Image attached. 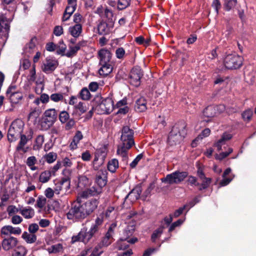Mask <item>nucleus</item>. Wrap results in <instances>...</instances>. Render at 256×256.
Masks as SVG:
<instances>
[{
  "mask_svg": "<svg viewBox=\"0 0 256 256\" xmlns=\"http://www.w3.org/2000/svg\"><path fill=\"white\" fill-rule=\"evenodd\" d=\"M186 124L184 120L176 122L172 128L168 138V144L170 146L180 143L186 134Z\"/></svg>",
  "mask_w": 256,
  "mask_h": 256,
  "instance_id": "1",
  "label": "nucleus"
},
{
  "mask_svg": "<svg viewBox=\"0 0 256 256\" xmlns=\"http://www.w3.org/2000/svg\"><path fill=\"white\" fill-rule=\"evenodd\" d=\"M67 218L68 220L74 221H80L87 217L82 202L77 198L76 200L72 204L71 208L66 214Z\"/></svg>",
  "mask_w": 256,
  "mask_h": 256,
  "instance_id": "2",
  "label": "nucleus"
},
{
  "mask_svg": "<svg viewBox=\"0 0 256 256\" xmlns=\"http://www.w3.org/2000/svg\"><path fill=\"white\" fill-rule=\"evenodd\" d=\"M57 112L54 108L46 110L43 114L40 121V130L46 131L49 130L57 120Z\"/></svg>",
  "mask_w": 256,
  "mask_h": 256,
  "instance_id": "3",
  "label": "nucleus"
},
{
  "mask_svg": "<svg viewBox=\"0 0 256 256\" xmlns=\"http://www.w3.org/2000/svg\"><path fill=\"white\" fill-rule=\"evenodd\" d=\"M24 122L20 119L15 120L11 124L8 132V139L10 142L16 141L23 132Z\"/></svg>",
  "mask_w": 256,
  "mask_h": 256,
  "instance_id": "4",
  "label": "nucleus"
},
{
  "mask_svg": "<svg viewBox=\"0 0 256 256\" xmlns=\"http://www.w3.org/2000/svg\"><path fill=\"white\" fill-rule=\"evenodd\" d=\"M224 64L228 70H237L242 66L243 58L235 53L228 54L224 59Z\"/></svg>",
  "mask_w": 256,
  "mask_h": 256,
  "instance_id": "5",
  "label": "nucleus"
},
{
  "mask_svg": "<svg viewBox=\"0 0 256 256\" xmlns=\"http://www.w3.org/2000/svg\"><path fill=\"white\" fill-rule=\"evenodd\" d=\"M121 132L120 140L122 142L118 146H126L127 148H130L134 144V130L126 126L122 127Z\"/></svg>",
  "mask_w": 256,
  "mask_h": 256,
  "instance_id": "6",
  "label": "nucleus"
},
{
  "mask_svg": "<svg viewBox=\"0 0 256 256\" xmlns=\"http://www.w3.org/2000/svg\"><path fill=\"white\" fill-rule=\"evenodd\" d=\"M142 190V189L140 184L136 185L125 196L124 201L121 205L122 208H128L132 202L140 198Z\"/></svg>",
  "mask_w": 256,
  "mask_h": 256,
  "instance_id": "7",
  "label": "nucleus"
},
{
  "mask_svg": "<svg viewBox=\"0 0 256 256\" xmlns=\"http://www.w3.org/2000/svg\"><path fill=\"white\" fill-rule=\"evenodd\" d=\"M188 172L176 170L170 174H168L165 178L162 179V181L169 184H179L188 176Z\"/></svg>",
  "mask_w": 256,
  "mask_h": 256,
  "instance_id": "8",
  "label": "nucleus"
},
{
  "mask_svg": "<svg viewBox=\"0 0 256 256\" xmlns=\"http://www.w3.org/2000/svg\"><path fill=\"white\" fill-rule=\"evenodd\" d=\"M102 98L100 96L95 98V100H98L100 102L96 106L100 114H110L112 112L114 108L112 98L108 97L102 100Z\"/></svg>",
  "mask_w": 256,
  "mask_h": 256,
  "instance_id": "9",
  "label": "nucleus"
},
{
  "mask_svg": "<svg viewBox=\"0 0 256 256\" xmlns=\"http://www.w3.org/2000/svg\"><path fill=\"white\" fill-rule=\"evenodd\" d=\"M107 147L106 145L102 146L96 150L92 162L93 168L94 170H98L100 166L103 164L107 156Z\"/></svg>",
  "mask_w": 256,
  "mask_h": 256,
  "instance_id": "10",
  "label": "nucleus"
},
{
  "mask_svg": "<svg viewBox=\"0 0 256 256\" xmlns=\"http://www.w3.org/2000/svg\"><path fill=\"white\" fill-rule=\"evenodd\" d=\"M143 75V71L140 66L134 67L128 75L130 84L136 87L138 86L140 84V79Z\"/></svg>",
  "mask_w": 256,
  "mask_h": 256,
  "instance_id": "11",
  "label": "nucleus"
},
{
  "mask_svg": "<svg viewBox=\"0 0 256 256\" xmlns=\"http://www.w3.org/2000/svg\"><path fill=\"white\" fill-rule=\"evenodd\" d=\"M82 204L84 212L88 216L97 208L98 204H99V199L92 198L85 202H82Z\"/></svg>",
  "mask_w": 256,
  "mask_h": 256,
  "instance_id": "12",
  "label": "nucleus"
},
{
  "mask_svg": "<svg viewBox=\"0 0 256 256\" xmlns=\"http://www.w3.org/2000/svg\"><path fill=\"white\" fill-rule=\"evenodd\" d=\"M58 65L57 60L52 58L48 57L46 59V62L42 66V71L46 74H50L54 72Z\"/></svg>",
  "mask_w": 256,
  "mask_h": 256,
  "instance_id": "13",
  "label": "nucleus"
},
{
  "mask_svg": "<svg viewBox=\"0 0 256 256\" xmlns=\"http://www.w3.org/2000/svg\"><path fill=\"white\" fill-rule=\"evenodd\" d=\"M95 182L97 184L98 188H104L108 182V172L105 169H102L98 170L96 174Z\"/></svg>",
  "mask_w": 256,
  "mask_h": 256,
  "instance_id": "14",
  "label": "nucleus"
},
{
  "mask_svg": "<svg viewBox=\"0 0 256 256\" xmlns=\"http://www.w3.org/2000/svg\"><path fill=\"white\" fill-rule=\"evenodd\" d=\"M112 56L111 49L102 48L98 51V58L100 60L99 64L109 63Z\"/></svg>",
  "mask_w": 256,
  "mask_h": 256,
  "instance_id": "15",
  "label": "nucleus"
},
{
  "mask_svg": "<svg viewBox=\"0 0 256 256\" xmlns=\"http://www.w3.org/2000/svg\"><path fill=\"white\" fill-rule=\"evenodd\" d=\"M115 225L113 226V224H112L109 227L108 232H106L105 236L102 238L101 242L98 244L102 248V247H106L108 246L112 242V234H114L113 228L115 227Z\"/></svg>",
  "mask_w": 256,
  "mask_h": 256,
  "instance_id": "16",
  "label": "nucleus"
},
{
  "mask_svg": "<svg viewBox=\"0 0 256 256\" xmlns=\"http://www.w3.org/2000/svg\"><path fill=\"white\" fill-rule=\"evenodd\" d=\"M18 244V240L14 236L4 238L2 241V248L6 251L16 248Z\"/></svg>",
  "mask_w": 256,
  "mask_h": 256,
  "instance_id": "17",
  "label": "nucleus"
},
{
  "mask_svg": "<svg viewBox=\"0 0 256 256\" xmlns=\"http://www.w3.org/2000/svg\"><path fill=\"white\" fill-rule=\"evenodd\" d=\"M34 131L32 128H30L28 132H26V135L20 134V140L16 148V150L18 152L21 150L23 147L26 144L29 140L32 138Z\"/></svg>",
  "mask_w": 256,
  "mask_h": 256,
  "instance_id": "18",
  "label": "nucleus"
},
{
  "mask_svg": "<svg viewBox=\"0 0 256 256\" xmlns=\"http://www.w3.org/2000/svg\"><path fill=\"white\" fill-rule=\"evenodd\" d=\"M71 173V170L67 168L64 169L62 172L64 176L61 178V183L60 184L62 186V188L64 189L66 191L70 188Z\"/></svg>",
  "mask_w": 256,
  "mask_h": 256,
  "instance_id": "19",
  "label": "nucleus"
},
{
  "mask_svg": "<svg viewBox=\"0 0 256 256\" xmlns=\"http://www.w3.org/2000/svg\"><path fill=\"white\" fill-rule=\"evenodd\" d=\"M135 231V228L134 226H128L124 230L123 238L127 240V242L131 244H134L138 242V239L136 238L130 236H132Z\"/></svg>",
  "mask_w": 256,
  "mask_h": 256,
  "instance_id": "20",
  "label": "nucleus"
},
{
  "mask_svg": "<svg viewBox=\"0 0 256 256\" xmlns=\"http://www.w3.org/2000/svg\"><path fill=\"white\" fill-rule=\"evenodd\" d=\"M197 180L198 178L196 177L190 176H188L187 182L192 186H196L198 190L202 191L208 188V183L210 182V180L208 179L207 181L201 184L198 182Z\"/></svg>",
  "mask_w": 256,
  "mask_h": 256,
  "instance_id": "21",
  "label": "nucleus"
},
{
  "mask_svg": "<svg viewBox=\"0 0 256 256\" xmlns=\"http://www.w3.org/2000/svg\"><path fill=\"white\" fill-rule=\"evenodd\" d=\"M102 192V190L100 188L93 186L84 190L82 192L81 196L84 198H88L90 196H97L101 194Z\"/></svg>",
  "mask_w": 256,
  "mask_h": 256,
  "instance_id": "22",
  "label": "nucleus"
},
{
  "mask_svg": "<svg viewBox=\"0 0 256 256\" xmlns=\"http://www.w3.org/2000/svg\"><path fill=\"white\" fill-rule=\"evenodd\" d=\"M85 240H87L88 242L92 238H95L98 235L100 229L96 228L95 226H91L90 230L87 231L86 228H83Z\"/></svg>",
  "mask_w": 256,
  "mask_h": 256,
  "instance_id": "23",
  "label": "nucleus"
},
{
  "mask_svg": "<svg viewBox=\"0 0 256 256\" xmlns=\"http://www.w3.org/2000/svg\"><path fill=\"white\" fill-rule=\"evenodd\" d=\"M147 101L145 98L142 96L138 98L134 104V110L138 112H145L147 110Z\"/></svg>",
  "mask_w": 256,
  "mask_h": 256,
  "instance_id": "24",
  "label": "nucleus"
},
{
  "mask_svg": "<svg viewBox=\"0 0 256 256\" xmlns=\"http://www.w3.org/2000/svg\"><path fill=\"white\" fill-rule=\"evenodd\" d=\"M98 34L100 35H107L110 33V27L108 23L103 20L100 21L98 24Z\"/></svg>",
  "mask_w": 256,
  "mask_h": 256,
  "instance_id": "25",
  "label": "nucleus"
},
{
  "mask_svg": "<svg viewBox=\"0 0 256 256\" xmlns=\"http://www.w3.org/2000/svg\"><path fill=\"white\" fill-rule=\"evenodd\" d=\"M130 148H127L126 146H118L116 153L120 155L122 158V161L126 165L128 163V151Z\"/></svg>",
  "mask_w": 256,
  "mask_h": 256,
  "instance_id": "26",
  "label": "nucleus"
},
{
  "mask_svg": "<svg viewBox=\"0 0 256 256\" xmlns=\"http://www.w3.org/2000/svg\"><path fill=\"white\" fill-rule=\"evenodd\" d=\"M68 32L72 36L78 38L82 32V26L80 24H76L69 28Z\"/></svg>",
  "mask_w": 256,
  "mask_h": 256,
  "instance_id": "27",
  "label": "nucleus"
},
{
  "mask_svg": "<svg viewBox=\"0 0 256 256\" xmlns=\"http://www.w3.org/2000/svg\"><path fill=\"white\" fill-rule=\"evenodd\" d=\"M101 66V68L99 70V74L101 76H107L108 75L112 70V64L109 63L99 64Z\"/></svg>",
  "mask_w": 256,
  "mask_h": 256,
  "instance_id": "28",
  "label": "nucleus"
},
{
  "mask_svg": "<svg viewBox=\"0 0 256 256\" xmlns=\"http://www.w3.org/2000/svg\"><path fill=\"white\" fill-rule=\"evenodd\" d=\"M9 95L10 102L13 104H18L23 98L22 93L19 92H13Z\"/></svg>",
  "mask_w": 256,
  "mask_h": 256,
  "instance_id": "29",
  "label": "nucleus"
},
{
  "mask_svg": "<svg viewBox=\"0 0 256 256\" xmlns=\"http://www.w3.org/2000/svg\"><path fill=\"white\" fill-rule=\"evenodd\" d=\"M22 238L28 244L34 243L37 238L35 234H29L26 232H24Z\"/></svg>",
  "mask_w": 256,
  "mask_h": 256,
  "instance_id": "30",
  "label": "nucleus"
},
{
  "mask_svg": "<svg viewBox=\"0 0 256 256\" xmlns=\"http://www.w3.org/2000/svg\"><path fill=\"white\" fill-rule=\"evenodd\" d=\"M119 167L118 161L116 158L110 160L107 164L108 170L111 172L114 173Z\"/></svg>",
  "mask_w": 256,
  "mask_h": 256,
  "instance_id": "31",
  "label": "nucleus"
},
{
  "mask_svg": "<svg viewBox=\"0 0 256 256\" xmlns=\"http://www.w3.org/2000/svg\"><path fill=\"white\" fill-rule=\"evenodd\" d=\"M216 108L212 106H210L206 108L203 110V114L206 118H212L216 116Z\"/></svg>",
  "mask_w": 256,
  "mask_h": 256,
  "instance_id": "32",
  "label": "nucleus"
},
{
  "mask_svg": "<svg viewBox=\"0 0 256 256\" xmlns=\"http://www.w3.org/2000/svg\"><path fill=\"white\" fill-rule=\"evenodd\" d=\"M127 240H125L124 238H121L116 243V248L118 250H124L127 249L129 245Z\"/></svg>",
  "mask_w": 256,
  "mask_h": 256,
  "instance_id": "33",
  "label": "nucleus"
},
{
  "mask_svg": "<svg viewBox=\"0 0 256 256\" xmlns=\"http://www.w3.org/2000/svg\"><path fill=\"white\" fill-rule=\"evenodd\" d=\"M20 214L24 218L28 219L32 218L34 215V210L30 207L22 209L20 211Z\"/></svg>",
  "mask_w": 256,
  "mask_h": 256,
  "instance_id": "34",
  "label": "nucleus"
},
{
  "mask_svg": "<svg viewBox=\"0 0 256 256\" xmlns=\"http://www.w3.org/2000/svg\"><path fill=\"white\" fill-rule=\"evenodd\" d=\"M197 176H198L200 179L202 181V182H204L206 181H207L208 179H210V182L208 183V188L210 183L212 182V179L210 178H206L205 176V174L202 168L201 167H198L197 170Z\"/></svg>",
  "mask_w": 256,
  "mask_h": 256,
  "instance_id": "35",
  "label": "nucleus"
},
{
  "mask_svg": "<svg viewBox=\"0 0 256 256\" xmlns=\"http://www.w3.org/2000/svg\"><path fill=\"white\" fill-rule=\"evenodd\" d=\"M37 160L36 158L34 156H30L27 158L26 164L32 170H38V168L34 166Z\"/></svg>",
  "mask_w": 256,
  "mask_h": 256,
  "instance_id": "36",
  "label": "nucleus"
},
{
  "mask_svg": "<svg viewBox=\"0 0 256 256\" xmlns=\"http://www.w3.org/2000/svg\"><path fill=\"white\" fill-rule=\"evenodd\" d=\"M165 226L161 225L158 228L154 230L151 236V240L152 242H155L156 239L160 236Z\"/></svg>",
  "mask_w": 256,
  "mask_h": 256,
  "instance_id": "37",
  "label": "nucleus"
},
{
  "mask_svg": "<svg viewBox=\"0 0 256 256\" xmlns=\"http://www.w3.org/2000/svg\"><path fill=\"white\" fill-rule=\"evenodd\" d=\"M52 176L48 170H44L40 174L39 181L42 183H46L50 180Z\"/></svg>",
  "mask_w": 256,
  "mask_h": 256,
  "instance_id": "38",
  "label": "nucleus"
},
{
  "mask_svg": "<svg viewBox=\"0 0 256 256\" xmlns=\"http://www.w3.org/2000/svg\"><path fill=\"white\" fill-rule=\"evenodd\" d=\"M78 96L82 100H89L90 98V94L86 88H84L79 92Z\"/></svg>",
  "mask_w": 256,
  "mask_h": 256,
  "instance_id": "39",
  "label": "nucleus"
},
{
  "mask_svg": "<svg viewBox=\"0 0 256 256\" xmlns=\"http://www.w3.org/2000/svg\"><path fill=\"white\" fill-rule=\"evenodd\" d=\"M58 156L56 153L54 152H50L49 153L45 154L43 158L48 164L54 162L57 158Z\"/></svg>",
  "mask_w": 256,
  "mask_h": 256,
  "instance_id": "40",
  "label": "nucleus"
},
{
  "mask_svg": "<svg viewBox=\"0 0 256 256\" xmlns=\"http://www.w3.org/2000/svg\"><path fill=\"white\" fill-rule=\"evenodd\" d=\"M79 241L82 242L84 243H88L87 240H85V236L83 228L81 230V231L78 233V234L77 236H73L72 237V242H73Z\"/></svg>",
  "mask_w": 256,
  "mask_h": 256,
  "instance_id": "41",
  "label": "nucleus"
},
{
  "mask_svg": "<svg viewBox=\"0 0 256 256\" xmlns=\"http://www.w3.org/2000/svg\"><path fill=\"white\" fill-rule=\"evenodd\" d=\"M252 115L253 112L250 108L246 110L242 114L243 120L247 122L251 120Z\"/></svg>",
  "mask_w": 256,
  "mask_h": 256,
  "instance_id": "42",
  "label": "nucleus"
},
{
  "mask_svg": "<svg viewBox=\"0 0 256 256\" xmlns=\"http://www.w3.org/2000/svg\"><path fill=\"white\" fill-rule=\"evenodd\" d=\"M237 3V0H224V7L226 10L230 11Z\"/></svg>",
  "mask_w": 256,
  "mask_h": 256,
  "instance_id": "43",
  "label": "nucleus"
},
{
  "mask_svg": "<svg viewBox=\"0 0 256 256\" xmlns=\"http://www.w3.org/2000/svg\"><path fill=\"white\" fill-rule=\"evenodd\" d=\"M131 0H118V8L119 10H123L130 6Z\"/></svg>",
  "mask_w": 256,
  "mask_h": 256,
  "instance_id": "44",
  "label": "nucleus"
},
{
  "mask_svg": "<svg viewBox=\"0 0 256 256\" xmlns=\"http://www.w3.org/2000/svg\"><path fill=\"white\" fill-rule=\"evenodd\" d=\"M116 56L119 60H123L126 55V51L122 47H119L116 50Z\"/></svg>",
  "mask_w": 256,
  "mask_h": 256,
  "instance_id": "45",
  "label": "nucleus"
},
{
  "mask_svg": "<svg viewBox=\"0 0 256 256\" xmlns=\"http://www.w3.org/2000/svg\"><path fill=\"white\" fill-rule=\"evenodd\" d=\"M233 151V149L232 148H229L228 150L225 152H222L218 155L216 154V158L220 160H222L226 158Z\"/></svg>",
  "mask_w": 256,
  "mask_h": 256,
  "instance_id": "46",
  "label": "nucleus"
},
{
  "mask_svg": "<svg viewBox=\"0 0 256 256\" xmlns=\"http://www.w3.org/2000/svg\"><path fill=\"white\" fill-rule=\"evenodd\" d=\"M70 119L69 114L65 111L61 112L59 114V120L62 124L66 123Z\"/></svg>",
  "mask_w": 256,
  "mask_h": 256,
  "instance_id": "47",
  "label": "nucleus"
},
{
  "mask_svg": "<svg viewBox=\"0 0 256 256\" xmlns=\"http://www.w3.org/2000/svg\"><path fill=\"white\" fill-rule=\"evenodd\" d=\"M46 199L44 196H39L36 200V204L35 205L36 207L42 208L46 204Z\"/></svg>",
  "mask_w": 256,
  "mask_h": 256,
  "instance_id": "48",
  "label": "nucleus"
},
{
  "mask_svg": "<svg viewBox=\"0 0 256 256\" xmlns=\"http://www.w3.org/2000/svg\"><path fill=\"white\" fill-rule=\"evenodd\" d=\"M74 108L78 110L80 114V115L84 113L87 110V108L86 106V104L83 102H79L78 104L74 106Z\"/></svg>",
  "mask_w": 256,
  "mask_h": 256,
  "instance_id": "49",
  "label": "nucleus"
},
{
  "mask_svg": "<svg viewBox=\"0 0 256 256\" xmlns=\"http://www.w3.org/2000/svg\"><path fill=\"white\" fill-rule=\"evenodd\" d=\"M155 188V183L154 182H151L147 189L144 192L142 196L144 198H146L150 194L151 192Z\"/></svg>",
  "mask_w": 256,
  "mask_h": 256,
  "instance_id": "50",
  "label": "nucleus"
},
{
  "mask_svg": "<svg viewBox=\"0 0 256 256\" xmlns=\"http://www.w3.org/2000/svg\"><path fill=\"white\" fill-rule=\"evenodd\" d=\"M50 98L54 102H58L62 100L64 96L61 93H54L51 94Z\"/></svg>",
  "mask_w": 256,
  "mask_h": 256,
  "instance_id": "51",
  "label": "nucleus"
},
{
  "mask_svg": "<svg viewBox=\"0 0 256 256\" xmlns=\"http://www.w3.org/2000/svg\"><path fill=\"white\" fill-rule=\"evenodd\" d=\"M70 50L66 54V56L68 58L72 57L80 50V47L78 46H70Z\"/></svg>",
  "mask_w": 256,
  "mask_h": 256,
  "instance_id": "52",
  "label": "nucleus"
},
{
  "mask_svg": "<svg viewBox=\"0 0 256 256\" xmlns=\"http://www.w3.org/2000/svg\"><path fill=\"white\" fill-rule=\"evenodd\" d=\"M104 17L107 19L108 22H113V13L112 11L108 8H106L104 10Z\"/></svg>",
  "mask_w": 256,
  "mask_h": 256,
  "instance_id": "53",
  "label": "nucleus"
},
{
  "mask_svg": "<svg viewBox=\"0 0 256 256\" xmlns=\"http://www.w3.org/2000/svg\"><path fill=\"white\" fill-rule=\"evenodd\" d=\"M62 162L60 161H58L56 164L54 166L50 167V170L48 171L50 172V174L52 176H54L56 175V172L60 169L61 167Z\"/></svg>",
  "mask_w": 256,
  "mask_h": 256,
  "instance_id": "54",
  "label": "nucleus"
},
{
  "mask_svg": "<svg viewBox=\"0 0 256 256\" xmlns=\"http://www.w3.org/2000/svg\"><path fill=\"white\" fill-rule=\"evenodd\" d=\"M144 154H138L134 160L130 164V166L131 168H134L137 166L138 162L143 158Z\"/></svg>",
  "mask_w": 256,
  "mask_h": 256,
  "instance_id": "55",
  "label": "nucleus"
},
{
  "mask_svg": "<svg viewBox=\"0 0 256 256\" xmlns=\"http://www.w3.org/2000/svg\"><path fill=\"white\" fill-rule=\"evenodd\" d=\"M183 220L179 219L177 220L176 222L172 223L168 228V232L169 233H170L176 228V227L181 225L183 223Z\"/></svg>",
  "mask_w": 256,
  "mask_h": 256,
  "instance_id": "56",
  "label": "nucleus"
},
{
  "mask_svg": "<svg viewBox=\"0 0 256 256\" xmlns=\"http://www.w3.org/2000/svg\"><path fill=\"white\" fill-rule=\"evenodd\" d=\"M76 124V122L74 118L69 119L66 122L65 125V130H69L72 129L74 126Z\"/></svg>",
  "mask_w": 256,
  "mask_h": 256,
  "instance_id": "57",
  "label": "nucleus"
},
{
  "mask_svg": "<svg viewBox=\"0 0 256 256\" xmlns=\"http://www.w3.org/2000/svg\"><path fill=\"white\" fill-rule=\"evenodd\" d=\"M212 6L215 9L216 14H218V11L222 7L220 0H213Z\"/></svg>",
  "mask_w": 256,
  "mask_h": 256,
  "instance_id": "58",
  "label": "nucleus"
},
{
  "mask_svg": "<svg viewBox=\"0 0 256 256\" xmlns=\"http://www.w3.org/2000/svg\"><path fill=\"white\" fill-rule=\"evenodd\" d=\"M76 7V4H74V6L72 4H68V6L66 7L64 12L68 14L72 15L74 12L75 11Z\"/></svg>",
  "mask_w": 256,
  "mask_h": 256,
  "instance_id": "59",
  "label": "nucleus"
},
{
  "mask_svg": "<svg viewBox=\"0 0 256 256\" xmlns=\"http://www.w3.org/2000/svg\"><path fill=\"white\" fill-rule=\"evenodd\" d=\"M39 226L38 224L34 223L29 225L28 230L30 233L35 234L38 230Z\"/></svg>",
  "mask_w": 256,
  "mask_h": 256,
  "instance_id": "60",
  "label": "nucleus"
},
{
  "mask_svg": "<svg viewBox=\"0 0 256 256\" xmlns=\"http://www.w3.org/2000/svg\"><path fill=\"white\" fill-rule=\"evenodd\" d=\"M30 76L28 78L30 82H34L36 78V65L34 64L32 66V68L30 71Z\"/></svg>",
  "mask_w": 256,
  "mask_h": 256,
  "instance_id": "61",
  "label": "nucleus"
},
{
  "mask_svg": "<svg viewBox=\"0 0 256 256\" xmlns=\"http://www.w3.org/2000/svg\"><path fill=\"white\" fill-rule=\"evenodd\" d=\"M10 234H20L22 232V230L18 227L14 228L9 225Z\"/></svg>",
  "mask_w": 256,
  "mask_h": 256,
  "instance_id": "62",
  "label": "nucleus"
},
{
  "mask_svg": "<svg viewBox=\"0 0 256 256\" xmlns=\"http://www.w3.org/2000/svg\"><path fill=\"white\" fill-rule=\"evenodd\" d=\"M56 48H58V50H56V54H61L62 56L64 55V52L66 51V44H62V45H57Z\"/></svg>",
  "mask_w": 256,
  "mask_h": 256,
  "instance_id": "63",
  "label": "nucleus"
},
{
  "mask_svg": "<svg viewBox=\"0 0 256 256\" xmlns=\"http://www.w3.org/2000/svg\"><path fill=\"white\" fill-rule=\"evenodd\" d=\"M12 222L14 224H18L22 221V218L18 215H14L12 218Z\"/></svg>",
  "mask_w": 256,
  "mask_h": 256,
  "instance_id": "64",
  "label": "nucleus"
}]
</instances>
